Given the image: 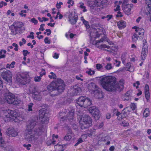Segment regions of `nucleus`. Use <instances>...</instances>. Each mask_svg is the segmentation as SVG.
I'll use <instances>...</instances> for the list:
<instances>
[{"instance_id":"nucleus-1","label":"nucleus","mask_w":151,"mask_h":151,"mask_svg":"<svg viewBox=\"0 0 151 151\" xmlns=\"http://www.w3.org/2000/svg\"><path fill=\"white\" fill-rule=\"evenodd\" d=\"M100 81L103 88L109 91H114L116 90L120 91L123 89L124 84V79H121L119 83H116L115 77L112 76L103 77Z\"/></svg>"},{"instance_id":"nucleus-2","label":"nucleus","mask_w":151,"mask_h":151,"mask_svg":"<svg viewBox=\"0 0 151 151\" xmlns=\"http://www.w3.org/2000/svg\"><path fill=\"white\" fill-rule=\"evenodd\" d=\"M36 124V122L33 120L28 122L26 129L27 133L25 137L27 141H31L37 139L38 136L42 134V131L40 129H34Z\"/></svg>"},{"instance_id":"nucleus-3","label":"nucleus","mask_w":151,"mask_h":151,"mask_svg":"<svg viewBox=\"0 0 151 151\" xmlns=\"http://www.w3.org/2000/svg\"><path fill=\"white\" fill-rule=\"evenodd\" d=\"M65 85L63 81L58 78L52 81L47 87V89L50 91L57 90L60 93H62L65 89Z\"/></svg>"},{"instance_id":"nucleus-4","label":"nucleus","mask_w":151,"mask_h":151,"mask_svg":"<svg viewBox=\"0 0 151 151\" xmlns=\"http://www.w3.org/2000/svg\"><path fill=\"white\" fill-rule=\"evenodd\" d=\"M80 122L82 129L88 128L92 125L91 117L87 115H85L82 117Z\"/></svg>"},{"instance_id":"nucleus-5","label":"nucleus","mask_w":151,"mask_h":151,"mask_svg":"<svg viewBox=\"0 0 151 151\" xmlns=\"http://www.w3.org/2000/svg\"><path fill=\"white\" fill-rule=\"evenodd\" d=\"M49 114L45 109H42L39 111V118L42 123L47 124L49 120Z\"/></svg>"},{"instance_id":"nucleus-6","label":"nucleus","mask_w":151,"mask_h":151,"mask_svg":"<svg viewBox=\"0 0 151 151\" xmlns=\"http://www.w3.org/2000/svg\"><path fill=\"white\" fill-rule=\"evenodd\" d=\"M4 115L7 118L13 119L16 122H18L17 113L15 111L9 109L4 111Z\"/></svg>"},{"instance_id":"nucleus-7","label":"nucleus","mask_w":151,"mask_h":151,"mask_svg":"<svg viewBox=\"0 0 151 151\" xmlns=\"http://www.w3.org/2000/svg\"><path fill=\"white\" fill-rule=\"evenodd\" d=\"M1 75L3 79L8 83H10L12 82V73L6 68L1 71Z\"/></svg>"},{"instance_id":"nucleus-8","label":"nucleus","mask_w":151,"mask_h":151,"mask_svg":"<svg viewBox=\"0 0 151 151\" xmlns=\"http://www.w3.org/2000/svg\"><path fill=\"white\" fill-rule=\"evenodd\" d=\"M28 76L27 73H22L17 77V80L21 84L25 85L29 81V80L28 78Z\"/></svg>"},{"instance_id":"nucleus-9","label":"nucleus","mask_w":151,"mask_h":151,"mask_svg":"<svg viewBox=\"0 0 151 151\" xmlns=\"http://www.w3.org/2000/svg\"><path fill=\"white\" fill-rule=\"evenodd\" d=\"M88 6L91 9L96 10L100 9L99 5H101L98 3V0H87Z\"/></svg>"},{"instance_id":"nucleus-10","label":"nucleus","mask_w":151,"mask_h":151,"mask_svg":"<svg viewBox=\"0 0 151 151\" xmlns=\"http://www.w3.org/2000/svg\"><path fill=\"white\" fill-rule=\"evenodd\" d=\"M147 44L146 40H144L143 41V46L141 55V59L142 60L145 59L147 54L148 47Z\"/></svg>"},{"instance_id":"nucleus-11","label":"nucleus","mask_w":151,"mask_h":151,"mask_svg":"<svg viewBox=\"0 0 151 151\" xmlns=\"http://www.w3.org/2000/svg\"><path fill=\"white\" fill-rule=\"evenodd\" d=\"M5 99L9 104H12L15 101V96L10 92L5 93Z\"/></svg>"},{"instance_id":"nucleus-12","label":"nucleus","mask_w":151,"mask_h":151,"mask_svg":"<svg viewBox=\"0 0 151 151\" xmlns=\"http://www.w3.org/2000/svg\"><path fill=\"white\" fill-rule=\"evenodd\" d=\"M88 88L89 90L92 91L94 93H96V95L101 94V93L99 92V90L97 88V86L94 83H91L88 84Z\"/></svg>"},{"instance_id":"nucleus-13","label":"nucleus","mask_w":151,"mask_h":151,"mask_svg":"<svg viewBox=\"0 0 151 151\" xmlns=\"http://www.w3.org/2000/svg\"><path fill=\"white\" fill-rule=\"evenodd\" d=\"M133 4H128L127 5L122 6V8L124 12L127 15L131 13V9L133 7Z\"/></svg>"},{"instance_id":"nucleus-14","label":"nucleus","mask_w":151,"mask_h":151,"mask_svg":"<svg viewBox=\"0 0 151 151\" xmlns=\"http://www.w3.org/2000/svg\"><path fill=\"white\" fill-rule=\"evenodd\" d=\"M6 133L9 137H15L18 135V132L16 130L10 128L8 129Z\"/></svg>"},{"instance_id":"nucleus-15","label":"nucleus","mask_w":151,"mask_h":151,"mask_svg":"<svg viewBox=\"0 0 151 151\" xmlns=\"http://www.w3.org/2000/svg\"><path fill=\"white\" fill-rule=\"evenodd\" d=\"M70 91L72 93V95H75L78 94L81 91V88L77 85H75L73 87L71 88Z\"/></svg>"},{"instance_id":"nucleus-16","label":"nucleus","mask_w":151,"mask_h":151,"mask_svg":"<svg viewBox=\"0 0 151 151\" xmlns=\"http://www.w3.org/2000/svg\"><path fill=\"white\" fill-rule=\"evenodd\" d=\"M89 111L91 114L95 116H98L99 114V111L98 108L95 106H92L89 108Z\"/></svg>"},{"instance_id":"nucleus-17","label":"nucleus","mask_w":151,"mask_h":151,"mask_svg":"<svg viewBox=\"0 0 151 151\" xmlns=\"http://www.w3.org/2000/svg\"><path fill=\"white\" fill-rule=\"evenodd\" d=\"M74 134L71 129H68L66 136L64 137V140L69 141L73 137H74Z\"/></svg>"},{"instance_id":"nucleus-18","label":"nucleus","mask_w":151,"mask_h":151,"mask_svg":"<svg viewBox=\"0 0 151 151\" xmlns=\"http://www.w3.org/2000/svg\"><path fill=\"white\" fill-rule=\"evenodd\" d=\"M68 18L69 22L73 24H75L78 19L77 17L72 13L70 14Z\"/></svg>"},{"instance_id":"nucleus-19","label":"nucleus","mask_w":151,"mask_h":151,"mask_svg":"<svg viewBox=\"0 0 151 151\" xmlns=\"http://www.w3.org/2000/svg\"><path fill=\"white\" fill-rule=\"evenodd\" d=\"M86 97L84 96H80L76 100L77 104L80 106H83Z\"/></svg>"},{"instance_id":"nucleus-20","label":"nucleus","mask_w":151,"mask_h":151,"mask_svg":"<svg viewBox=\"0 0 151 151\" xmlns=\"http://www.w3.org/2000/svg\"><path fill=\"white\" fill-rule=\"evenodd\" d=\"M131 95L129 91H127L126 93L122 96V99L124 101H128L131 100Z\"/></svg>"},{"instance_id":"nucleus-21","label":"nucleus","mask_w":151,"mask_h":151,"mask_svg":"<svg viewBox=\"0 0 151 151\" xmlns=\"http://www.w3.org/2000/svg\"><path fill=\"white\" fill-rule=\"evenodd\" d=\"M23 26L24 25L23 23L20 22H15L13 23L12 25V26L14 27L15 28L17 29L19 31V29L20 31V28Z\"/></svg>"},{"instance_id":"nucleus-22","label":"nucleus","mask_w":151,"mask_h":151,"mask_svg":"<svg viewBox=\"0 0 151 151\" xmlns=\"http://www.w3.org/2000/svg\"><path fill=\"white\" fill-rule=\"evenodd\" d=\"M130 109L129 108L126 107L122 111V114H123L124 116H121L122 118L127 116L129 115L130 112Z\"/></svg>"},{"instance_id":"nucleus-23","label":"nucleus","mask_w":151,"mask_h":151,"mask_svg":"<svg viewBox=\"0 0 151 151\" xmlns=\"http://www.w3.org/2000/svg\"><path fill=\"white\" fill-rule=\"evenodd\" d=\"M74 110H72L68 112L67 118L69 121L71 122L74 119Z\"/></svg>"},{"instance_id":"nucleus-24","label":"nucleus","mask_w":151,"mask_h":151,"mask_svg":"<svg viewBox=\"0 0 151 151\" xmlns=\"http://www.w3.org/2000/svg\"><path fill=\"white\" fill-rule=\"evenodd\" d=\"M33 94L39 93L38 87L36 85L32 86L30 88V90Z\"/></svg>"},{"instance_id":"nucleus-25","label":"nucleus","mask_w":151,"mask_h":151,"mask_svg":"<svg viewBox=\"0 0 151 151\" xmlns=\"http://www.w3.org/2000/svg\"><path fill=\"white\" fill-rule=\"evenodd\" d=\"M117 25L118 27L120 29H122L124 28L126 26V22L124 21H121L118 22Z\"/></svg>"},{"instance_id":"nucleus-26","label":"nucleus","mask_w":151,"mask_h":151,"mask_svg":"<svg viewBox=\"0 0 151 151\" xmlns=\"http://www.w3.org/2000/svg\"><path fill=\"white\" fill-rule=\"evenodd\" d=\"M0 146L1 148L4 150H6V146L5 142L2 137H0Z\"/></svg>"},{"instance_id":"nucleus-27","label":"nucleus","mask_w":151,"mask_h":151,"mask_svg":"<svg viewBox=\"0 0 151 151\" xmlns=\"http://www.w3.org/2000/svg\"><path fill=\"white\" fill-rule=\"evenodd\" d=\"M34 99L38 101H40L42 98L41 96L40 92L37 93H36L32 95Z\"/></svg>"},{"instance_id":"nucleus-28","label":"nucleus","mask_w":151,"mask_h":151,"mask_svg":"<svg viewBox=\"0 0 151 151\" xmlns=\"http://www.w3.org/2000/svg\"><path fill=\"white\" fill-rule=\"evenodd\" d=\"M12 25L11 26V34L13 35H16L18 34V33H20V32L17 29L15 28L14 27V28L13 27Z\"/></svg>"},{"instance_id":"nucleus-29","label":"nucleus","mask_w":151,"mask_h":151,"mask_svg":"<svg viewBox=\"0 0 151 151\" xmlns=\"http://www.w3.org/2000/svg\"><path fill=\"white\" fill-rule=\"evenodd\" d=\"M135 31L138 32V35L142 36L144 34L145 30L142 28H138L136 29Z\"/></svg>"},{"instance_id":"nucleus-30","label":"nucleus","mask_w":151,"mask_h":151,"mask_svg":"<svg viewBox=\"0 0 151 151\" xmlns=\"http://www.w3.org/2000/svg\"><path fill=\"white\" fill-rule=\"evenodd\" d=\"M146 3L148 6V13L150 14L151 10V0H146Z\"/></svg>"},{"instance_id":"nucleus-31","label":"nucleus","mask_w":151,"mask_h":151,"mask_svg":"<svg viewBox=\"0 0 151 151\" xmlns=\"http://www.w3.org/2000/svg\"><path fill=\"white\" fill-rule=\"evenodd\" d=\"M95 130L92 129H90L89 132L88 133V135L89 137H92L94 136L95 134Z\"/></svg>"},{"instance_id":"nucleus-32","label":"nucleus","mask_w":151,"mask_h":151,"mask_svg":"<svg viewBox=\"0 0 151 151\" xmlns=\"http://www.w3.org/2000/svg\"><path fill=\"white\" fill-rule=\"evenodd\" d=\"M127 54V53L126 52H124L122 54L121 59L123 63H124L125 61L126 60V57Z\"/></svg>"},{"instance_id":"nucleus-33","label":"nucleus","mask_w":151,"mask_h":151,"mask_svg":"<svg viewBox=\"0 0 151 151\" xmlns=\"http://www.w3.org/2000/svg\"><path fill=\"white\" fill-rule=\"evenodd\" d=\"M6 53V51L5 50H1L0 51V59L5 58L6 56L4 54Z\"/></svg>"},{"instance_id":"nucleus-34","label":"nucleus","mask_w":151,"mask_h":151,"mask_svg":"<svg viewBox=\"0 0 151 151\" xmlns=\"http://www.w3.org/2000/svg\"><path fill=\"white\" fill-rule=\"evenodd\" d=\"M99 3H100L101 5H99V8L100 9L102 6L105 4L107 3V0H98Z\"/></svg>"},{"instance_id":"nucleus-35","label":"nucleus","mask_w":151,"mask_h":151,"mask_svg":"<svg viewBox=\"0 0 151 151\" xmlns=\"http://www.w3.org/2000/svg\"><path fill=\"white\" fill-rule=\"evenodd\" d=\"M149 114V110L148 108H146L145 109L143 114V115L145 117L148 116Z\"/></svg>"},{"instance_id":"nucleus-36","label":"nucleus","mask_w":151,"mask_h":151,"mask_svg":"<svg viewBox=\"0 0 151 151\" xmlns=\"http://www.w3.org/2000/svg\"><path fill=\"white\" fill-rule=\"evenodd\" d=\"M33 105V103H30L28 105V109L27 110L28 111H32V107Z\"/></svg>"},{"instance_id":"nucleus-37","label":"nucleus","mask_w":151,"mask_h":151,"mask_svg":"<svg viewBox=\"0 0 151 151\" xmlns=\"http://www.w3.org/2000/svg\"><path fill=\"white\" fill-rule=\"evenodd\" d=\"M49 78H50L55 79L56 77V76L55 73L52 72H51L50 74L48 76Z\"/></svg>"},{"instance_id":"nucleus-38","label":"nucleus","mask_w":151,"mask_h":151,"mask_svg":"<svg viewBox=\"0 0 151 151\" xmlns=\"http://www.w3.org/2000/svg\"><path fill=\"white\" fill-rule=\"evenodd\" d=\"M138 35L137 34H135L132 36V39L133 42H135L138 40L139 37Z\"/></svg>"},{"instance_id":"nucleus-39","label":"nucleus","mask_w":151,"mask_h":151,"mask_svg":"<svg viewBox=\"0 0 151 151\" xmlns=\"http://www.w3.org/2000/svg\"><path fill=\"white\" fill-rule=\"evenodd\" d=\"M86 73L89 75L91 76L94 74L95 71L92 70L91 69H89L88 70H87Z\"/></svg>"},{"instance_id":"nucleus-40","label":"nucleus","mask_w":151,"mask_h":151,"mask_svg":"<svg viewBox=\"0 0 151 151\" xmlns=\"http://www.w3.org/2000/svg\"><path fill=\"white\" fill-rule=\"evenodd\" d=\"M105 68L107 70H110L112 68V65L111 63H108L105 66Z\"/></svg>"},{"instance_id":"nucleus-41","label":"nucleus","mask_w":151,"mask_h":151,"mask_svg":"<svg viewBox=\"0 0 151 151\" xmlns=\"http://www.w3.org/2000/svg\"><path fill=\"white\" fill-rule=\"evenodd\" d=\"M86 102H87V107H88L89 106H90L91 105H92V103L91 102V101L89 99L87 98V99H86Z\"/></svg>"},{"instance_id":"nucleus-42","label":"nucleus","mask_w":151,"mask_h":151,"mask_svg":"<svg viewBox=\"0 0 151 151\" xmlns=\"http://www.w3.org/2000/svg\"><path fill=\"white\" fill-rule=\"evenodd\" d=\"M83 23L85 25V26L86 28L88 29L89 28L90 26L88 24V23L87 21L85 20L84 19H83Z\"/></svg>"},{"instance_id":"nucleus-43","label":"nucleus","mask_w":151,"mask_h":151,"mask_svg":"<svg viewBox=\"0 0 151 151\" xmlns=\"http://www.w3.org/2000/svg\"><path fill=\"white\" fill-rule=\"evenodd\" d=\"M130 109H131L132 110H135L136 108V106L135 104L132 103L130 105Z\"/></svg>"},{"instance_id":"nucleus-44","label":"nucleus","mask_w":151,"mask_h":151,"mask_svg":"<svg viewBox=\"0 0 151 151\" xmlns=\"http://www.w3.org/2000/svg\"><path fill=\"white\" fill-rule=\"evenodd\" d=\"M23 54L24 56H26L27 55L29 54L30 52L27 50H24L22 51Z\"/></svg>"},{"instance_id":"nucleus-45","label":"nucleus","mask_w":151,"mask_h":151,"mask_svg":"<svg viewBox=\"0 0 151 151\" xmlns=\"http://www.w3.org/2000/svg\"><path fill=\"white\" fill-rule=\"evenodd\" d=\"M83 140L82 138H80L77 140V142L75 144L74 146H76L80 143H82L83 142Z\"/></svg>"},{"instance_id":"nucleus-46","label":"nucleus","mask_w":151,"mask_h":151,"mask_svg":"<svg viewBox=\"0 0 151 151\" xmlns=\"http://www.w3.org/2000/svg\"><path fill=\"white\" fill-rule=\"evenodd\" d=\"M23 146L25 147L26 148L27 150H30V147H31L32 146L31 144H28V145L24 144Z\"/></svg>"},{"instance_id":"nucleus-47","label":"nucleus","mask_w":151,"mask_h":151,"mask_svg":"<svg viewBox=\"0 0 151 151\" xmlns=\"http://www.w3.org/2000/svg\"><path fill=\"white\" fill-rule=\"evenodd\" d=\"M80 7L82 9H83V11L84 12L86 11L87 10L86 9V7L84 6V4L83 3H82L81 4L80 6Z\"/></svg>"},{"instance_id":"nucleus-48","label":"nucleus","mask_w":151,"mask_h":151,"mask_svg":"<svg viewBox=\"0 0 151 151\" xmlns=\"http://www.w3.org/2000/svg\"><path fill=\"white\" fill-rule=\"evenodd\" d=\"M46 44H50V40H49V38L48 37H46L44 40Z\"/></svg>"},{"instance_id":"nucleus-49","label":"nucleus","mask_w":151,"mask_h":151,"mask_svg":"<svg viewBox=\"0 0 151 151\" xmlns=\"http://www.w3.org/2000/svg\"><path fill=\"white\" fill-rule=\"evenodd\" d=\"M115 63H114V64L115 65L116 67H119L121 63L120 61H118L117 60H115Z\"/></svg>"},{"instance_id":"nucleus-50","label":"nucleus","mask_w":151,"mask_h":151,"mask_svg":"<svg viewBox=\"0 0 151 151\" xmlns=\"http://www.w3.org/2000/svg\"><path fill=\"white\" fill-rule=\"evenodd\" d=\"M31 22L34 23L35 24H37L38 23V21L35 18H32L31 19Z\"/></svg>"},{"instance_id":"nucleus-51","label":"nucleus","mask_w":151,"mask_h":151,"mask_svg":"<svg viewBox=\"0 0 151 151\" xmlns=\"http://www.w3.org/2000/svg\"><path fill=\"white\" fill-rule=\"evenodd\" d=\"M41 79V76H37L35 78V82H39Z\"/></svg>"},{"instance_id":"nucleus-52","label":"nucleus","mask_w":151,"mask_h":151,"mask_svg":"<svg viewBox=\"0 0 151 151\" xmlns=\"http://www.w3.org/2000/svg\"><path fill=\"white\" fill-rule=\"evenodd\" d=\"M7 4L6 3L4 2V1H2L0 2V8H1L3 6H6L7 5Z\"/></svg>"},{"instance_id":"nucleus-53","label":"nucleus","mask_w":151,"mask_h":151,"mask_svg":"<svg viewBox=\"0 0 151 151\" xmlns=\"http://www.w3.org/2000/svg\"><path fill=\"white\" fill-rule=\"evenodd\" d=\"M63 3L62 2H59V3H57L56 4V7L57 9H60L61 8V5H63Z\"/></svg>"},{"instance_id":"nucleus-54","label":"nucleus","mask_w":151,"mask_h":151,"mask_svg":"<svg viewBox=\"0 0 151 151\" xmlns=\"http://www.w3.org/2000/svg\"><path fill=\"white\" fill-rule=\"evenodd\" d=\"M45 24H42L40 26V27L39 29V30L40 31H43L45 30V29L44 28V27L45 26Z\"/></svg>"},{"instance_id":"nucleus-55","label":"nucleus","mask_w":151,"mask_h":151,"mask_svg":"<svg viewBox=\"0 0 151 151\" xmlns=\"http://www.w3.org/2000/svg\"><path fill=\"white\" fill-rule=\"evenodd\" d=\"M100 47L101 48H106L108 49H109L110 48V47L109 46L106 45H101Z\"/></svg>"},{"instance_id":"nucleus-56","label":"nucleus","mask_w":151,"mask_h":151,"mask_svg":"<svg viewBox=\"0 0 151 151\" xmlns=\"http://www.w3.org/2000/svg\"><path fill=\"white\" fill-rule=\"evenodd\" d=\"M15 64V62L14 61H13L12 62L11 64H10L9 65V67L10 68H13L14 66V65Z\"/></svg>"},{"instance_id":"nucleus-57","label":"nucleus","mask_w":151,"mask_h":151,"mask_svg":"<svg viewBox=\"0 0 151 151\" xmlns=\"http://www.w3.org/2000/svg\"><path fill=\"white\" fill-rule=\"evenodd\" d=\"M96 67L97 69L99 70L102 67V65L100 64H96Z\"/></svg>"},{"instance_id":"nucleus-58","label":"nucleus","mask_w":151,"mask_h":151,"mask_svg":"<svg viewBox=\"0 0 151 151\" xmlns=\"http://www.w3.org/2000/svg\"><path fill=\"white\" fill-rule=\"evenodd\" d=\"M129 0H124L122 4V6L127 5L128 4L127 3L128 2Z\"/></svg>"},{"instance_id":"nucleus-59","label":"nucleus","mask_w":151,"mask_h":151,"mask_svg":"<svg viewBox=\"0 0 151 151\" xmlns=\"http://www.w3.org/2000/svg\"><path fill=\"white\" fill-rule=\"evenodd\" d=\"M45 31L46 32H47V36H49L51 34V31L50 29H47L45 30Z\"/></svg>"},{"instance_id":"nucleus-60","label":"nucleus","mask_w":151,"mask_h":151,"mask_svg":"<svg viewBox=\"0 0 151 151\" xmlns=\"http://www.w3.org/2000/svg\"><path fill=\"white\" fill-rule=\"evenodd\" d=\"M67 3L68 4H70L71 6H72L74 4V2L73 0H69Z\"/></svg>"},{"instance_id":"nucleus-61","label":"nucleus","mask_w":151,"mask_h":151,"mask_svg":"<svg viewBox=\"0 0 151 151\" xmlns=\"http://www.w3.org/2000/svg\"><path fill=\"white\" fill-rule=\"evenodd\" d=\"M53 57L57 59L59 57V54H57L56 53H55L54 54V55L53 56Z\"/></svg>"},{"instance_id":"nucleus-62","label":"nucleus","mask_w":151,"mask_h":151,"mask_svg":"<svg viewBox=\"0 0 151 151\" xmlns=\"http://www.w3.org/2000/svg\"><path fill=\"white\" fill-rule=\"evenodd\" d=\"M122 16V14L121 12L119 11L118 12V14L116 15V17H121Z\"/></svg>"},{"instance_id":"nucleus-63","label":"nucleus","mask_w":151,"mask_h":151,"mask_svg":"<svg viewBox=\"0 0 151 151\" xmlns=\"http://www.w3.org/2000/svg\"><path fill=\"white\" fill-rule=\"evenodd\" d=\"M112 17V15H108L106 17V18H108L107 20H109Z\"/></svg>"},{"instance_id":"nucleus-64","label":"nucleus","mask_w":151,"mask_h":151,"mask_svg":"<svg viewBox=\"0 0 151 151\" xmlns=\"http://www.w3.org/2000/svg\"><path fill=\"white\" fill-rule=\"evenodd\" d=\"M111 117V114L109 113H107L106 114V117L107 119H109Z\"/></svg>"}]
</instances>
